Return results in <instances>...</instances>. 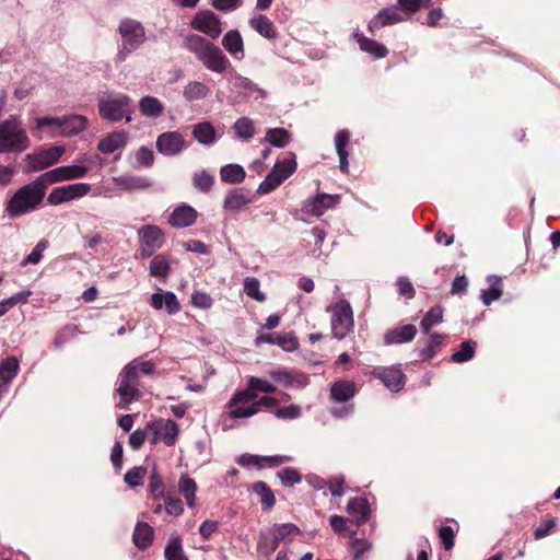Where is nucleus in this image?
Returning a JSON list of instances; mask_svg holds the SVG:
<instances>
[{"mask_svg": "<svg viewBox=\"0 0 560 560\" xmlns=\"http://www.w3.org/2000/svg\"><path fill=\"white\" fill-rule=\"evenodd\" d=\"M47 184L42 175L19 188L5 203V212L10 219H16L38 209L42 205Z\"/></svg>", "mask_w": 560, "mask_h": 560, "instance_id": "nucleus-1", "label": "nucleus"}, {"mask_svg": "<svg viewBox=\"0 0 560 560\" xmlns=\"http://www.w3.org/2000/svg\"><path fill=\"white\" fill-rule=\"evenodd\" d=\"M184 47L211 72L223 73L231 62L220 47L197 34H189L184 39Z\"/></svg>", "mask_w": 560, "mask_h": 560, "instance_id": "nucleus-2", "label": "nucleus"}, {"mask_svg": "<svg viewBox=\"0 0 560 560\" xmlns=\"http://www.w3.org/2000/svg\"><path fill=\"white\" fill-rule=\"evenodd\" d=\"M30 145L31 141L20 116L12 115L0 122V154L21 153Z\"/></svg>", "mask_w": 560, "mask_h": 560, "instance_id": "nucleus-3", "label": "nucleus"}, {"mask_svg": "<svg viewBox=\"0 0 560 560\" xmlns=\"http://www.w3.org/2000/svg\"><path fill=\"white\" fill-rule=\"evenodd\" d=\"M120 44L115 57L116 62H124L128 56L145 42V31L142 24L132 19H124L118 25Z\"/></svg>", "mask_w": 560, "mask_h": 560, "instance_id": "nucleus-4", "label": "nucleus"}, {"mask_svg": "<svg viewBox=\"0 0 560 560\" xmlns=\"http://www.w3.org/2000/svg\"><path fill=\"white\" fill-rule=\"evenodd\" d=\"M98 112L102 118L110 121H119L126 118L131 121L133 112L132 100L122 93H105L98 98Z\"/></svg>", "mask_w": 560, "mask_h": 560, "instance_id": "nucleus-5", "label": "nucleus"}, {"mask_svg": "<svg viewBox=\"0 0 560 560\" xmlns=\"http://www.w3.org/2000/svg\"><path fill=\"white\" fill-rule=\"evenodd\" d=\"M296 156L293 152H289L287 158L273 165L265 179L258 185L257 194L266 195L271 192L288 179L296 171Z\"/></svg>", "mask_w": 560, "mask_h": 560, "instance_id": "nucleus-6", "label": "nucleus"}, {"mask_svg": "<svg viewBox=\"0 0 560 560\" xmlns=\"http://www.w3.org/2000/svg\"><path fill=\"white\" fill-rule=\"evenodd\" d=\"M331 335L338 340H342L353 329L354 319L352 307L345 299H339L331 307Z\"/></svg>", "mask_w": 560, "mask_h": 560, "instance_id": "nucleus-7", "label": "nucleus"}, {"mask_svg": "<svg viewBox=\"0 0 560 560\" xmlns=\"http://www.w3.org/2000/svg\"><path fill=\"white\" fill-rule=\"evenodd\" d=\"M255 396L245 389L236 390L225 406L224 416L232 420L248 419L257 415L254 407Z\"/></svg>", "mask_w": 560, "mask_h": 560, "instance_id": "nucleus-8", "label": "nucleus"}, {"mask_svg": "<svg viewBox=\"0 0 560 560\" xmlns=\"http://www.w3.org/2000/svg\"><path fill=\"white\" fill-rule=\"evenodd\" d=\"M140 242L139 254L141 258L151 257L165 243V235L158 225L145 224L138 230Z\"/></svg>", "mask_w": 560, "mask_h": 560, "instance_id": "nucleus-9", "label": "nucleus"}, {"mask_svg": "<svg viewBox=\"0 0 560 560\" xmlns=\"http://www.w3.org/2000/svg\"><path fill=\"white\" fill-rule=\"evenodd\" d=\"M116 385V393L119 396L116 404L118 409H127L131 402L139 399V380L130 373L125 374V369L119 373Z\"/></svg>", "mask_w": 560, "mask_h": 560, "instance_id": "nucleus-10", "label": "nucleus"}, {"mask_svg": "<svg viewBox=\"0 0 560 560\" xmlns=\"http://www.w3.org/2000/svg\"><path fill=\"white\" fill-rule=\"evenodd\" d=\"M90 190L91 185L89 183H74L59 186L49 192L47 202L50 206H58L84 197Z\"/></svg>", "mask_w": 560, "mask_h": 560, "instance_id": "nucleus-11", "label": "nucleus"}, {"mask_svg": "<svg viewBox=\"0 0 560 560\" xmlns=\"http://www.w3.org/2000/svg\"><path fill=\"white\" fill-rule=\"evenodd\" d=\"M89 168L81 164L62 165L49 170L42 175L43 179L50 186L56 183L83 178L88 174Z\"/></svg>", "mask_w": 560, "mask_h": 560, "instance_id": "nucleus-12", "label": "nucleus"}, {"mask_svg": "<svg viewBox=\"0 0 560 560\" xmlns=\"http://www.w3.org/2000/svg\"><path fill=\"white\" fill-rule=\"evenodd\" d=\"M65 153V148L61 145L51 147L45 150H42L37 153L27 154V171L28 172H38L43 171L54 164H56L62 154Z\"/></svg>", "mask_w": 560, "mask_h": 560, "instance_id": "nucleus-13", "label": "nucleus"}, {"mask_svg": "<svg viewBox=\"0 0 560 560\" xmlns=\"http://www.w3.org/2000/svg\"><path fill=\"white\" fill-rule=\"evenodd\" d=\"M228 82L231 86V90L243 97L254 100H264L266 97L265 90L259 88L248 78L243 77L235 71L230 73Z\"/></svg>", "mask_w": 560, "mask_h": 560, "instance_id": "nucleus-14", "label": "nucleus"}, {"mask_svg": "<svg viewBox=\"0 0 560 560\" xmlns=\"http://www.w3.org/2000/svg\"><path fill=\"white\" fill-rule=\"evenodd\" d=\"M190 26L211 38H217L222 33L220 19L210 10L197 12L190 22Z\"/></svg>", "mask_w": 560, "mask_h": 560, "instance_id": "nucleus-15", "label": "nucleus"}, {"mask_svg": "<svg viewBox=\"0 0 560 560\" xmlns=\"http://www.w3.org/2000/svg\"><path fill=\"white\" fill-rule=\"evenodd\" d=\"M338 202V195L317 194L302 203L301 211L310 215L320 217L326 210L334 208Z\"/></svg>", "mask_w": 560, "mask_h": 560, "instance_id": "nucleus-16", "label": "nucleus"}, {"mask_svg": "<svg viewBox=\"0 0 560 560\" xmlns=\"http://www.w3.org/2000/svg\"><path fill=\"white\" fill-rule=\"evenodd\" d=\"M372 375L380 380L393 393L401 390L406 383V376L402 371L394 366L374 368Z\"/></svg>", "mask_w": 560, "mask_h": 560, "instance_id": "nucleus-17", "label": "nucleus"}, {"mask_svg": "<svg viewBox=\"0 0 560 560\" xmlns=\"http://www.w3.org/2000/svg\"><path fill=\"white\" fill-rule=\"evenodd\" d=\"M156 150L165 156L178 155L185 149V140L177 131L161 133L155 142Z\"/></svg>", "mask_w": 560, "mask_h": 560, "instance_id": "nucleus-18", "label": "nucleus"}, {"mask_svg": "<svg viewBox=\"0 0 560 560\" xmlns=\"http://www.w3.org/2000/svg\"><path fill=\"white\" fill-rule=\"evenodd\" d=\"M148 429L153 433V443L161 440L167 446L175 444L179 432L178 424L171 419L161 420L155 424H149Z\"/></svg>", "mask_w": 560, "mask_h": 560, "instance_id": "nucleus-19", "label": "nucleus"}, {"mask_svg": "<svg viewBox=\"0 0 560 560\" xmlns=\"http://www.w3.org/2000/svg\"><path fill=\"white\" fill-rule=\"evenodd\" d=\"M61 120V130L58 132H51L49 136L55 138L57 136L61 137H72L80 132H82L88 125V119L81 115H67L60 117Z\"/></svg>", "mask_w": 560, "mask_h": 560, "instance_id": "nucleus-20", "label": "nucleus"}, {"mask_svg": "<svg viewBox=\"0 0 560 560\" xmlns=\"http://www.w3.org/2000/svg\"><path fill=\"white\" fill-rule=\"evenodd\" d=\"M249 203H252L249 194L244 188H234L228 191L223 201V209L229 212L238 213Z\"/></svg>", "mask_w": 560, "mask_h": 560, "instance_id": "nucleus-21", "label": "nucleus"}, {"mask_svg": "<svg viewBox=\"0 0 560 560\" xmlns=\"http://www.w3.org/2000/svg\"><path fill=\"white\" fill-rule=\"evenodd\" d=\"M401 21H404V18L398 12L397 7H386L371 19L369 22V31L374 32L384 26L397 24Z\"/></svg>", "mask_w": 560, "mask_h": 560, "instance_id": "nucleus-22", "label": "nucleus"}, {"mask_svg": "<svg viewBox=\"0 0 560 560\" xmlns=\"http://www.w3.org/2000/svg\"><path fill=\"white\" fill-rule=\"evenodd\" d=\"M417 327L412 324L395 327L384 335L385 345H401L415 339Z\"/></svg>", "mask_w": 560, "mask_h": 560, "instance_id": "nucleus-23", "label": "nucleus"}, {"mask_svg": "<svg viewBox=\"0 0 560 560\" xmlns=\"http://www.w3.org/2000/svg\"><path fill=\"white\" fill-rule=\"evenodd\" d=\"M197 215L198 213L192 207L183 205L173 210L168 222L174 228H188L196 222Z\"/></svg>", "mask_w": 560, "mask_h": 560, "instance_id": "nucleus-24", "label": "nucleus"}, {"mask_svg": "<svg viewBox=\"0 0 560 560\" xmlns=\"http://www.w3.org/2000/svg\"><path fill=\"white\" fill-rule=\"evenodd\" d=\"M222 46L234 59H244V42L237 30H231L224 34Z\"/></svg>", "mask_w": 560, "mask_h": 560, "instance_id": "nucleus-25", "label": "nucleus"}, {"mask_svg": "<svg viewBox=\"0 0 560 560\" xmlns=\"http://www.w3.org/2000/svg\"><path fill=\"white\" fill-rule=\"evenodd\" d=\"M151 305L155 310H162L165 306L168 315H174L180 310L179 301L172 291L153 293L151 295Z\"/></svg>", "mask_w": 560, "mask_h": 560, "instance_id": "nucleus-26", "label": "nucleus"}, {"mask_svg": "<svg viewBox=\"0 0 560 560\" xmlns=\"http://www.w3.org/2000/svg\"><path fill=\"white\" fill-rule=\"evenodd\" d=\"M20 364L15 357H9L0 363V398L8 390L12 380L16 376Z\"/></svg>", "mask_w": 560, "mask_h": 560, "instance_id": "nucleus-27", "label": "nucleus"}, {"mask_svg": "<svg viewBox=\"0 0 560 560\" xmlns=\"http://www.w3.org/2000/svg\"><path fill=\"white\" fill-rule=\"evenodd\" d=\"M61 130L60 117H39L36 118L35 125L32 128L33 136L43 139L44 137L51 138L49 133L58 132Z\"/></svg>", "mask_w": 560, "mask_h": 560, "instance_id": "nucleus-28", "label": "nucleus"}, {"mask_svg": "<svg viewBox=\"0 0 560 560\" xmlns=\"http://www.w3.org/2000/svg\"><path fill=\"white\" fill-rule=\"evenodd\" d=\"M127 139L128 135L126 131H114L98 142L97 149L102 153L109 154L124 149L127 144Z\"/></svg>", "mask_w": 560, "mask_h": 560, "instance_id": "nucleus-29", "label": "nucleus"}, {"mask_svg": "<svg viewBox=\"0 0 560 560\" xmlns=\"http://www.w3.org/2000/svg\"><path fill=\"white\" fill-rule=\"evenodd\" d=\"M248 24L254 31L267 39H276L278 37L273 22L264 14L250 18Z\"/></svg>", "mask_w": 560, "mask_h": 560, "instance_id": "nucleus-30", "label": "nucleus"}, {"mask_svg": "<svg viewBox=\"0 0 560 560\" xmlns=\"http://www.w3.org/2000/svg\"><path fill=\"white\" fill-rule=\"evenodd\" d=\"M349 142L350 132L347 129H341L336 133L335 148L339 156V168L345 174L349 171L348 151L346 150Z\"/></svg>", "mask_w": 560, "mask_h": 560, "instance_id": "nucleus-31", "label": "nucleus"}, {"mask_svg": "<svg viewBox=\"0 0 560 560\" xmlns=\"http://www.w3.org/2000/svg\"><path fill=\"white\" fill-rule=\"evenodd\" d=\"M355 393V384L350 381H337L330 387V398L336 402H348Z\"/></svg>", "mask_w": 560, "mask_h": 560, "instance_id": "nucleus-32", "label": "nucleus"}, {"mask_svg": "<svg viewBox=\"0 0 560 560\" xmlns=\"http://www.w3.org/2000/svg\"><path fill=\"white\" fill-rule=\"evenodd\" d=\"M347 512L355 517L357 525L364 524L370 517V506L366 499L352 498L347 503Z\"/></svg>", "mask_w": 560, "mask_h": 560, "instance_id": "nucleus-33", "label": "nucleus"}, {"mask_svg": "<svg viewBox=\"0 0 560 560\" xmlns=\"http://www.w3.org/2000/svg\"><path fill=\"white\" fill-rule=\"evenodd\" d=\"M354 37L357 38L362 51L368 52L377 59L385 58L387 56L388 49L383 44L368 38L361 33H355Z\"/></svg>", "mask_w": 560, "mask_h": 560, "instance_id": "nucleus-34", "label": "nucleus"}, {"mask_svg": "<svg viewBox=\"0 0 560 560\" xmlns=\"http://www.w3.org/2000/svg\"><path fill=\"white\" fill-rule=\"evenodd\" d=\"M192 136L200 144L203 145H212L218 139L215 130L209 121H202L194 125Z\"/></svg>", "mask_w": 560, "mask_h": 560, "instance_id": "nucleus-35", "label": "nucleus"}, {"mask_svg": "<svg viewBox=\"0 0 560 560\" xmlns=\"http://www.w3.org/2000/svg\"><path fill=\"white\" fill-rule=\"evenodd\" d=\"M444 336L438 332H433L429 336L425 346L420 347L418 341L416 351L419 352V357L422 361L432 359L443 342Z\"/></svg>", "mask_w": 560, "mask_h": 560, "instance_id": "nucleus-36", "label": "nucleus"}, {"mask_svg": "<svg viewBox=\"0 0 560 560\" xmlns=\"http://www.w3.org/2000/svg\"><path fill=\"white\" fill-rule=\"evenodd\" d=\"M153 528L148 523H138L133 530V542L139 549H147L152 545Z\"/></svg>", "mask_w": 560, "mask_h": 560, "instance_id": "nucleus-37", "label": "nucleus"}, {"mask_svg": "<svg viewBox=\"0 0 560 560\" xmlns=\"http://www.w3.org/2000/svg\"><path fill=\"white\" fill-rule=\"evenodd\" d=\"M487 281L489 282V288L481 291L480 298L485 305H490L493 301L502 296V280L495 275H490Z\"/></svg>", "mask_w": 560, "mask_h": 560, "instance_id": "nucleus-38", "label": "nucleus"}, {"mask_svg": "<svg viewBox=\"0 0 560 560\" xmlns=\"http://www.w3.org/2000/svg\"><path fill=\"white\" fill-rule=\"evenodd\" d=\"M246 177L244 167L240 164H226L220 168V178L226 184H241Z\"/></svg>", "mask_w": 560, "mask_h": 560, "instance_id": "nucleus-39", "label": "nucleus"}, {"mask_svg": "<svg viewBox=\"0 0 560 560\" xmlns=\"http://www.w3.org/2000/svg\"><path fill=\"white\" fill-rule=\"evenodd\" d=\"M139 109L145 117L158 118L163 114L164 105L154 96H143L139 101Z\"/></svg>", "mask_w": 560, "mask_h": 560, "instance_id": "nucleus-40", "label": "nucleus"}, {"mask_svg": "<svg viewBox=\"0 0 560 560\" xmlns=\"http://www.w3.org/2000/svg\"><path fill=\"white\" fill-rule=\"evenodd\" d=\"M209 93L210 88L200 81H189L183 90V96L187 102L203 100Z\"/></svg>", "mask_w": 560, "mask_h": 560, "instance_id": "nucleus-41", "label": "nucleus"}, {"mask_svg": "<svg viewBox=\"0 0 560 560\" xmlns=\"http://www.w3.org/2000/svg\"><path fill=\"white\" fill-rule=\"evenodd\" d=\"M291 138V133L284 128H269L265 133V141L279 149L285 148Z\"/></svg>", "mask_w": 560, "mask_h": 560, "instance_id": "nucleus-42", "label": "nucleus"}, {"mask_svg": "<svg viewBox=\"0 0 560 560\" xmlns=\"http://www.w3.org/2000/svg\"><path fill=\"white\" fill-rule=\"evenodd\" d=\"M252 489L254 493L259 495L264 511H270L275 506V494L265 481L255 482Z\"/></svg>", "mask_w": 560, "mask_h": 560, "instance_id": "nucleus-43", "label": "nucleus"}, {"mask_svg": "<svg viewBox=\"0 0 560 560\" xmlns=\"http://www.w3.org/2000/svg\"><path fill=\"white\" fill-rule=\"evenodd\" d=\"M125 374L130 373L136 378L140 380L141 375H151L155 371V364L151 361H142L141 359H135L124 366Z\"/></svg>", "mask_w": 560, "mask_h": 560, "instance_id": "nucleus-44", "label": "nucleus"}, {"mask_svg": "<svg viewBox=\"0 0 560 560\" xmlns=\"http://www.w3.org/2000/svg\"><path fill=\"white\" fill-rule=\"evenodd\" d=\"M245 390L249 392L250 395H254L256 399L258 397V393L272 394L277 389L271 382L265 378L249 376L247 380V387L245 388Z\"/></svg>", "mask_w": 560, "mask_h": 560, "instance_id": "nucleus-45", "label": "nucleus"}, {"mask_svg": "<svg viewBox=\"0 0 560 560\" xmlns=\"http://www.w3.org/2000/svg\"><path fill=\"white\" fill-rule=\"evenodd\" d=\"M235 137L248 142L255 135L254 121L248 117H241L233 124Z\"/></svg>", "mask_w": 560, "mask_h": 560, "instance_id": "nucleus-46", "label": "nucleus"}, {"mask_svg": "<svg viewBox=\"0 0 560 560\" xmlns=\"http://www.w3.org/2000/svg\"><path fill=\"white\" fill-rule=\"evenodd\" d=\"M179 492L186 500V504L188 508L192 509L196 505V492H197V483L194 479L183 476L178 481Z\"/></svg>", "mask_w": 560, "mask_h": 560, "instance_id": "nucleus-47", "label": "nucleus"}, {"mask_svg": "<svg viewBox=\"0 0 560 560\" xmlns=\"http://www.w3.org/2000/svg\"><path fill=\"white\" fill-rule=\"evenodd\" d=\"M476 348V341L465 340L460 343L459 349L452 354L451 360L455 363L468 362L475 357Z\"/></svg>", "mask_w": 560, "mask_h": 560, "instance_id": "nucleus-48", "label": "nucleus"}, {"mask_svg": "<svg viewBox=\"0 0 560 560\" xmlns=\"http://www.w3.org/2000/svg\"><path fill=\"white\" fill-rule=\"evenodd\" d=\"M271 533L276 534L277 539L282 542H291L296 535L300 534L298 526L291 523L275 524L271 528Z\"/></svg>", "mask_w": 560, "mask_h": 560, "instance_id": "nucleus-49", "label": "nucleus"}, {"mask_svg": "<svg viewBox=\"0 0 560 560\" xmlns=\"http://www.w3.org/2000/svg\"><path fill=\"white\" fill-rule=\"evenodd\" d=\"M165 560H188L178 535L172 536L164 550Z\"/></svg>", "mask_w": 560, "mask_h": 560, "instance_id": "nucleus-50", "label": "nucleus"}, {"mask_svg": "<svg viewBox=\"0 0 560 560\" xmlns=\"http://www.w3.org/2000/svg\"><path fill=\"white\" fill-rule=\"evenodd\" d=\"M170 273V262L165 255L159 254L150 261V276L166 279Z\"/></svg>", "mask_w": 560, "mask_h": 560, "instance_id": "nucleus-51", "label": "nucleus"}, {"mask_svg": "<svg viewBox=\"0 0 560 560\" xmlns=\"http://www.w3.org/2000/svg\"><path fill=\"white\" fill-rule=\"evenodd\" d=\"M117 184L128 190H141L150 186V180L142 176L125 175L116 178Z\"/></svg>", "mask_w": 560, "mask_h": 560, "instance_id": "nucleus-52", "label": "nucleus"}, {"mask_svg": "<svg viewBox=\"0 0 560 560\" xmlns=\"http://www.w3.org/2000/svg\"><path fill=\"white\" fill-rule=\"evenodd\" d=\"M443 322V308L441 306L431 307L421 319L420 326L424 334H429L431 328Z\"/></svg>", "mask_w": 560, "mask_h": 560, "instance_id": "nucleus-53", "label": "nucleus"}, {"mask_svg": "<svg viewBox=\"0 0 560 560\" xmlns=\"http://www.w3.org/2000/svg\"><path fill=\"white\" fill-rule=\"evenodd\" d=\"M79 334L75 325L69 324L63 326L54 337L52 345L55 349H61L66 343Z\"/></svg>", "mask_w": 560, "mask_h": 560, "instance_id": "nucleus-54", "label": "nucleus"}, {"mask_svg": "<svg viewBox=\"0 0 560 560\" xmlns=\"http://www.w3.org/2000/svg\"><path fill=\"white\" fill-rule=\"evenodd\" d=\"M214 184V177L208 171L202 170L192 175L194 187L201 192H209Z\"/></svg>", "mask_w": 560, "mask_h": 560, "instance_id": "nucleus-55", "label": "nucleus"}, {"mask_svg": "<svg viewBox=\"0 0 560 560\" xmlns=\"http://www.w3.org/2000/svg\"><path fill=\"white\" fill-rule=\"evenodd\" d=\"M277 477L285 488L293 487L294 485H298L302 481V476L299 470L291 467L280 469L277 472Z\"/></svg>", "mask_w": 560, "mask_h": 560, "instance_id": "nucleus-56", "label": "nucleus"}, {"mask_svg": "<svg viewBox=\"0 0 560 560\" xmlns=\"http://www.w3.org/2000/svg\"><path fill=\"white\" fill-rule=\"evenodd\" d=\"M260 283L258 279L254 277H247L244 280V292L247 296L258 301L264 302L266 300V295L260 292Z\"/></svg>", "mask_w": 560, "mask_h": 560, "instance_id": "nucleus-57", "label": "nucleus"}, {"mask_svg": "<svg viewBox=\"0 0 560 560\" xmlns=\"http://www.w3.org/2000/svg\"><path fill=\"white\" fill-rule=\"evenodd\" d=\"M145 474L147 469L144 467L136 466L126 472L124 480L129 487L135 488L143 483Z\"/></svg>", "mask_w": 560, "mask_h": 560, "instance_id": "nucleus-58", "label": "nucleus"}, {"mask_svg": "<svg viewBox=\"0 0 560 560\" xmlns=\"http://www.w3.org/2000/svg\"><path fill=\"white\" fill-rule=\"evenodd\" d=\"M275 342L284 351L292 352L299 348V341L294 332L289 331L283 335H277Z\"/></svg>", "mask_w": 560, "mask_h": 560, "instance_id": "nucleus-59", "label": "nucleus"}, {"mask_svg": "<svg viewBox=\"0 0 560 560\" xmlns=\"http://www.w3.org/2000/svg\"><path fill=\"white\" fill-rule=\"evenodd\" d=\"M273 415L278 419L293 420V419H298L301 417L302 408L299 405H289V406L277 408L273 411Z\"/></svg>", "mask_w": 560, "mask_h": 560, "instance_id": "nucleus-60", "label": "nucleus"}, {"mask_svg": "<svg viewBox=\"0 0 560 560\" xmlns=\"http://www.w3.org/2000/svg\"><path fill=\"white\" fill-rule=\"evenodd\" d=\"M48 242L46 240L39 241L32 252L23 259L22 265H36L43 258V252L47 248Z\"/></svg>", "mask_w": 560, "mask_h": 560, "instance_id": "nucleus-61", "label": "nucleus"}, {"mask_svg": "<svg viewBox=\"0 0 560 560\" xmlns=\"http://www.w3.org/2000/svg\"><path fill=\"white\" fill-rule=\"evenodd\" d=\"M431 0H397V7L407 14L417 13L421 8L428 7Z\"/></svg>", "mask_w": 560, "mask_h": 560, "instance_id": "nucleus-62", "label": "nucleus"}, {"mask_svg": "<svg viewBox=\"0 0 560 560\" xmlns=\"http://www.w3.org/2000/svg\"><path fill=\"white\" fill-rule=\"evenodd\" d=\"M154 162L153 151L147 147H141L136 152L137 167H150Z\"/></svg>", "mask_w": 560, "mask_h": 560, "instance_id": "nucleus-63", "label": "nucleus"}, {"mask_svg": "<svg viewBox=\"0 0 560 560\" xmlns=\"http://www.w3.org/2000/svg\"><path fill=\"white\" fill-rule=\"evenodd\" d=\"M397 291L398 294L401 296H405L406 299L410 300L415 296V288L411 283V281L404 276H400L396 280Z\"/></svg>", "mask_w": 560, "mask_h": 560, "instance_id": "nucleus-64", "label": "nucleus"}]
</instances>
